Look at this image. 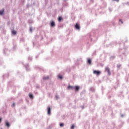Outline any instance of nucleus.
Segmentation results:
<instances>
[{"label": "nucleus", "instance_id": "nucleus-1", "mask_svg": "<svg viewBox=\"0 0 129 129\" xmlns=\"http://www.w3.org/2000/svg\"><path fill=\"white\" fill-rule=\"evenodd\" d=\"M93 73H94V74H95L96 75L98 76L100 75V74H101V72H100V71H94Z\"/></svg>", "mask_w": 129, "mask_h": 129}, {"label": "nucleus", "instance_id": "nucleus-2", "mask_svg": "<svg viewBox=\"0 0 129 129\" xmlns=\"http://www.w3.org/2000/svg\"><path fill=\"white\" fill-rule=\"evenodd\" d=\"M105 71H106L107 72V73L108 74V75H110V70H109V68L106 67Z\"/></svg>", "mask_w": 129, "mask_h": 129}, {"label": "nucleus", "instance_id": "nucleus-3", "mask_svg": "<svg viewBox=\"0 0 129 129\" xmlns=\"http://www.w3.org/2000/svg\"><path fill=\"white\" fill-rule=\"evenodd\" d=\"M47 114L50 115L51 114V108L48 107L47 108Z\"/></svg>", "mask_w": 129, "mask_h": 129}, {"label": "nucleus", "instance_id": "nucleus-4", "mask_svg": "<svg viewBox=\"0 0 129 129\" xmlns=\"http://www.w3.org/2000/svg\"><path fill=\"white\" fill-rule=\"evenodd\" d=\"M75 28H76V29H77V30L80 29V26H79V24H77L75 25Z\"/></svg>", "mask_w": 129, "mask_h": 129}, {"label": "nucleus", "instance_id": "nucleus-5", "mask_svg": "<svg viewBox=\"0 0 129 129\" xmlns=\"http://www.w3.org/2000/svg\"><path fill=\"white\" fill-rule=\"evenodd\" d=\"M4 13H5V9H3L2 10H1L0 16H2V15H4Z\"/></svg>", "mask_w": 129, "mask_h": 129}, {"label": "nucleus", "instance_id": "nucleus-6", "mask_svg": "<svg viewBox=\"0 0 129 129\" xmlns=\"http://www.w3.org/2000/svg\"><path fill=\"white\" fill-rule=\"evenodd\" d=\"M50 26L51 27H55V22H54V21H52L51 22Z\"/></svg>", "mask_w": 129, "mask_h": 129}, {"label": "nucleus", "instance_id": "nucleus-7", "mask_svg": "<svg viewBox=\"0 0 129 129\" xmlns=\"http://www.w3.org/2000/svg\"><path fill=\"white\" fill-rule=\"evenodd\" d=\"M68 89H72V90H73L74 89V87H73L72 86H69L68 87Z\"/></svg>", "mask_w": 129, "mask_h": 129}, {"label": "nucleus", "instance_id": "nucleus-8", "mask_svg": "<svg viewBox=\"0 0 129 129\" xmlns=\"http://www.w3.org/2000/svg\"><path fill=\"white\" fill-rule=\"evenodd\" d=\"M43 80H48L49 79V76L43 77Z\"/></svg>", "mask_w": 129, "mask_h": 129}, {"label": "nucleus", "instance_id": "nucleus-9", "mask_svg": "<svg viewBox=\"0 0 129 129\" xmlns=\"http://www.w3.org/2000/svg\"><path fill=\"white\" fill-rule=\"evenodd\" d=\"M12 34H13V35H16L17 34V31H16L15 30H12Z\"/></svg>", "mask_w": 129, "mask_h": 129}, {"label": "nucleus", "instance_id": "nucleus-10", "mask_svg": "<svg viewBox=\"0 0 129 129\" xmlns=\"http://www.w3.org/2000/svg\"><path fill=\"white\" fill-rule=\"evenodd\" d=\"M87 62H88V64H91V59L88 58Z\"/></svg>", "mask_w": 129, "mask_h": 129}, {"label": "nucleus", "instance_id": "nucleus-11", "mask_svg": "<svg viewBox=\"0 0 129 129\" xmlns=\"http://www.w3.org/2000/svg\"><path fill=\"white\" fill-rule=\"evenodd\" d=\"M76 90H77V91H78V90H79V89L80 88V87H79V86H77L75 87Z\"/></svg>", "mask_w": 129, "mask_h": 129}, {"label": "nucleus", "instance_id": "nucleus-12", "mask_svg": "<svg viewBox=\"0 0 129 129\" xmlns=\"http://www.w3.org/2000/svg\"><path fill=\"white\" fill-rule=\"evenodd\" d=\"M29 97L31 99H33V98H34V96H33V94H32L31 93L29 94Z\"/></svg>", "mask_w": 129, "mask_h": 129}, {"label": "nucleus", "instance_id": "nucleus-13", "mask_svg": "<svg viewBox=\"0 0 129 129\" xmlns=\"http://www.w3.org/2000/svg\"><path fill=\"white\" fill-rule=\"evenodd\" d=\"M62 20H63V19H62L61 17H59L58 18V21L59 22H61Z\"/></svg>", "mask_w": 129, "mask_h": 129}, {"label": "nucleus", "instance_id": "nucleus-14", "mask_svg": "<svg viewBox=\"0 0 129 129\" xmlns=\"http://www.w3.org/2000/svg\"><path fill=\"white\" fill-rule=\"evenodd\" d=\"M59 125H60V127H63V126H64V124L63 123H60L59 124Z\"/></svg>", "mask_w": 129, "mask_h": 129}, {"label": "nucleus", "instance_id": "nucleus-15", "mask_svg": "<svg viewBox=\"0 0 129 129\" xmlns=\"http://www.w3.org/2000/svg\"><path fill=\"white\" fill-rule=\"evenodd\" d=\"M6 125H7V126H8V127H9V126H10V123H9V122H6Z\"/></svg>", "mask_w": 129, "mask_h": 129}, {"label": "nucleus", "instance_id": "nucleus-16", "mask_svg": "<svg viewBox=\"0 0 129 129\" xmlns=\"http://www.w3.org/2000/svg\"><path fill=\"white\" fill-rule=\"evenodd\" d=\"M74 127H75V125H74V124H73L71 127V129H74Z\"/></svg>", "mask_w": 129, "mask_h": 129}, {"label": "nucleus", "instance_id": "nucleus-17", "mask_svg": "<svg viewBox=\"0 0 129 129\" xmlns=\"http://www.w3.org/2000/svg\"><path fill=\"white\" fill-rule=\"evenodd\" d=\"M58 78H59L60 79H62L63 77L61 76H58Z\"/></svg>", "mask_w": 129, "mask_h": 129}, {"label": "nucleus", "instance_id": "nucleus-18", "mask_svg": "<svg viewBox=\"0 0 129 129\" xmlns=\"http://www.w3.org/2000/svg\"><path fill=\"white\" fill-rule=\"evenodd\" d=\"M12 106H13V107H15V106H16V104H15V103H13Z\"/></svg>", "mask_w": 129, "mask_h": 129}, {"label": "nucleus", "instance_id": "nucleus-19", "mask_svg": "<svg viewBox=\"0 0 129 129\" xmlns=\"http://www.w3.org/2000/svg\"><path fill=\"white\" fill-rule=\"evenodd\" d=\"M119 22H120L122 24H123V22H122V20H121V19L119 20Z\"/></svg>", "mask_w": 129, "mask_h": 129}, {"label": "nucleus", "instance_id": "nucleus-20", "mask_svg": "<svg viewBox=\"0 0 129 129\" xmlns=\"http://www.w3.org/2000/svg\"><path fill=\"white\" fill-rule=\"evenodd\" d=\"M113 1H115V2H119V0H113Z\"/></svg>", "mask_w": 129, "mask_h": 129}, {"label": "nucleus", "instance_id": "nucleus-21", "mask_svg": "<svg viewBox=\"0 0 129 129\" xmlns=\"http://www.w3.org/2000/svg\"><path fill=\"white\" fill-rule=\"evenodd\" d=\"M2 118H0V123H1V122H2Z\"/></svg>", "mask_w": 129, "mask_h": 129}, {"label": "nucleus", "instance_id": "nucleus-22", "mask_svg": "<svg viewBox=\"0 0 129 129\" xmlns=\"http://www.w3.org/2000/svg\"><path fill=\"white\" fill-rule=\"evenodd\" d=\"M30 31L31 32H32V28H30Z\"/></svg>", "mask_w": 129, "mask_h": 129}, {"label": "nucleus", "instance_id": "nucleus-23", "mask_svg": "<svg viewBox=\"0 0 129 129\" xmlns=\"http://www.w3.org/2000/svg\"><path fill=\"white\" fill-rule=\"evenodd\" d=\"M119 67H120V65L119 66Z\"/></svg>", "mask_w": 129, "mask_h": 129}]
</instances>
